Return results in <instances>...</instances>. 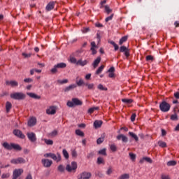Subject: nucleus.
I'll list each match as a JSON object with an SVG mask.
<instances>
[{
    "label": "nucleus",
    "mask_w": 179,
    "mask_h": 179,
    "mask_svg": "<svg viewBox=\"0 0 179 179\" xmlns=\"http://www.w3.org/2000/svg\"><path fill=\"white\" fill-rule=\"evenodd\" d=\"M10 96L13 100H17L18 101H21L26 99V94L23 92H14L10 94Z\"/></svg>",
    "instance_id": "5"
},
{
    "label": "nucleus",
    "mask_w": 179,
    "mask_h": 179,
    "mask_svg": "<svg viewBox=\"0 0 179 179\" xmlns=\"http://www.w3.org/2000/svg\"><path fill=\"white\" fill-rule=\"evenodd\" d=\"M78 169V164L75 162H71V166L70 164H67L66 167V170L71 173L73 170H76Z\"/></svg>",
    "instance_id": "9"
},
{
    "label": "nucleus",
    "mask_w": 179,
    "mask_h": 179,
    "mask_svg": "<svg viewBox=\"0 0 179 179\" xmlns=\"http://www.w3.org/2000/svg\"><path fill=\"white\" fill-rule=\"evenodd\" d=\"M96 48H99V46L96 45V42H91L90 51H92V55H96V54H97V50H96Z\"/></svg>",
    "instance_id": "13"
},
{
    "label": "nucleus",
    "mask_w": 179,
    "mask_h": 179,
    "mask_svg": "<svg viewBox=\"0 0 179 179\" xmlns=\"http://www.w3.org/2000/svg\"><path fill=\"white\" fill-rule=\"evenodd\" d=\"M170 120L171 121H178V115H177V113L171 115V117H170Z\"/></svg>",
    "instance_id": "38"
},
{
    "label": "nucleus",
    "mask_w": 179,
    "mask_h": 179,
    "mask_svg": "<svg viewBox=\"0 0 179 179\" xmlns=\"http://www.w3.org/2000/svg\"><path fill=\"white\" fill-rule=\"evenodd\" d=\"M124 132H128V127H121V128L117 131V134H119V135H124Z\"/></svg>",
    "instance_id": "28"
},
{
    "label": "nucleus",
    "mask_w": 179,
    "mask_h": 179,
    "mask_svg": "<svg viewBox=\"0 0 179 179\" xmlns=\"http://www.w3.org/2000/svg\"><path fill=\"white\" fill-rule=\"evenodd\" d=\"M2 146L6 149V150H15L16 152H21L22 146L19 144L15 143H10V144L8 142H4L2 144Z\"/></svg>",
    "instance_id": "2"
},
{
    "label": "nucleus",
    "mask_w": 179,
    "mask_h": 179,
    "mask_svg": "<svg viewBox=\"0 0 179 179\" xmlns=\"http://www.w3.org/2000/svg\"><path fill=\"white\" fill-rule=\"evenodd\" d=\"M158 145L160 146V148H167V144L164 141H159Z\"/></svg>",
    "instance_id": "43"
},
{
    "label": "nucleus",
    "mask_w": 179,
    "mask_h": 179,
    "mask_svg": "<svg viewBox=\"0 0 179 179\" xmlns=\"http://www.w3.org/2000/svg\"><path fill=\"white\" fill-rule=\"evenodd\" d=\"M117 139L118 141H120V139H122V142H124V143H127V142H128V137H127L124 135H118L117 136Z\"/></svg>",
    "instance_id": "27"
},
{
    "label": "nucleus",
    "mask_w": 179,
    "mask_h": 179,
    "mask_svg": "<svg viewBox=\"0 0 179 179\" xmlns=\"http://www.w3.org/2000/svg\"><path fill=\"white\" fill-rule=\"evenodd\" d=\"M92 178V173L84 171L81 173L78 176V179H90Z\"/></svg>",
    "instance_id": "8"
},
{
    "label": "nucleus",
    "mask_w": 179,
    "mask_h": 179,
    "mask_svg": "<svg viewBox=\"0 0 179 179\" xmlns=\"http://www.w3.org/2000/svg\"><path fill=\"white\" fill-rule=\"evenodd\" d=\"M83 104V101L79 99V98H72L71 101H67L66 106L71 108H73V107L82 106Z\"/></svg>",
    "instance_id": "3"
},
{
    "label": "nucleus",
    "mask_w": 179,
    "mask_h": 179,
    "mask_svg": "<svg viewBox=\"0 0 179 179\" xmlns=\"http://www.w3.org/2000/svg\"><path fill=\"white\" fill-rule=\"evenodd\" d=\"M145 162H147V163H150V164L153 163V160H152V159H150V157H144L142 159H141L139 161V163L140 164H143Z\"/></svg>",
    "instance_id": "18"
},
{
    "label": "nucleus",
    "mask_w": 179,
    "mask_h": 179,
    "mask_svg": "<svg viewBox=\"0 0 179 179\" xmlns=\"http://www.w3.org/2000/svg\"><path fill=\"white\" fill-rule=\"evenodd\" d=\"M128 40V35L124 36H122L120 41H119V45H122V44H124V43L127 42Z\"/></svg>",
    "instance_id": "31"
},
{
    "label": "nucleus",
    "mask_w": 179,
    "mask_h": 179,
    "mask_svg": "<svg viewBox=\"0 0 179 179\" xmlns=\"http://www.w3.org/2000/svg\"><path fill=\"white\" fill-rule=\"evenodd\" d=\"M68 82H69L68 79L57 80V83H59L60 85H65V83H68Z\"/></svg>",
    "instance_id": "47"
},
{
    "label": "nucleus",
    "mask_w": 179,
    "mask_h": 179,
    "mask_svg": "<svg viewBox=\"0 0 179 179\" xmlns=\"http://www.w3.org/2000/svg\"><path fill=\"white\" fill-rule=\"evenodd\" d=\"M37 124V118L35 117H31L28 121V127H34Z\"/></svg>",
    "instance_id": "16"
},
{
    "label": "nucleus",
    "mask_w": 179,
    "mask_h": 179,
    "mask_svg": "<svg viewBox=\"0 0 179 179\" xmlns=\"http://www.w3.org/2000/svg\"><path fill=\"white\" fill-rule=\"evenodd\" d=\"M52 160H55V162H57V163H59V162H61V154L59 152L57 153V155L55 154H52Z\"/></svg>",
    "instance_id": "21"
},
{
    "label": "nucleus",
    "mask_w": 179,
    "mask_h": 179,
    "mask_svg": "<svg viewBox=\"0 0 179 179\" xmlns=\"http://www.w3.org/2000/svg\"><path fill=\"white\" fill-rule=\"evenodd\" d=\"M145 59L147 62H149L150 61H151V62H153V61H155V57H153L152 55H149L145 57Z\"/></svg>",
    "instance_id": "39"
},
{
    "label": "nucleus",
    "mask_w": 179,
    "mask_h": 179,
    "mask_svg": "<svg viewBox=\"0 0 179 179\" xmlns=\"http://www.w3.org/2000/svg\"><path fill=\"white\" fill-rule=\"evenodd\" d=\"M107 3V0H103L100 2V9H103V8L105 6L104 4Z\"/></svg>",
    "instance_id": "60"
},
{
    "label": "nucleus",
    "mask_w": 179,
    "mask_h": 179,
    "mask_svg": "<svg viewBox=\"0 0 179 179\" xmlns=\"http://www.w3.org/2000/svg\"><path fill=\"white\" fill-rule=\"evenodd\" d=\"M104 142V136H101L96 140L97 145H101Z\"/></svg>",
    "instance_id": "49"
},
{
    "label": "nucleus",
    "mask_w": 179,
    "mask_h": 179,
    "mask_svg": "<svg viewBox=\"0 0 179 179\" xmlns=\"http://www.w3.org/2000/svg\"><path fill=\"white\" fill-rule=\"evenodd\" d=\"M110 149L113 152H117V145L115 144H111L110 145Z\"/></svg>",
    "instance_id": "52"
},
{
    "label": "nucleus",
    "mask_w": 179,
    "mask_h": 179,
    "mask_svg": "<svg viewBox=\"0 0 179 179\" xmlns=\"http://www.w3.org/2000/svg\"><path fill=\"white\" fill-rule=\"evenodd\" d=\"M108 44H111L114 47V51H120V52H123L124 57L126 58H129V56L131 55L129 48H128L125 45L119 46L114 41L109 40L108 41Z\"/></svg>",
    "instance_id": "1"
},
{
    "label": "nucleus",
    "mask_w": 179,
    "mask_h": 179,
    "mask_svg": "<svg viewBox=\"0 0 179 179\" xmlns=\"http://www.w3.org/2000/svg\"><path fill=\"white\" fill-rule=\"evenodd\" d=\"M103 69H104V65H101L95 72V75H100L101 72H103Z\"/></svg>",
    "instance_id": "35"
},
{
    "label": "nucleus",
    "mask_w": 179,
    "mask_h": 179,
    "mask_svg": "<svg viewBox=\"0 0 179 179\" xmlns=\"http://www.w3.org/2000/svg\"><path fill=\"white\" fill-rule=\"evenodd\" d=\"M85 65H87V60L83 61L82 59H80L78 60V62H77L78 66H85Z\"/></svg>",
    "instance_id": "25"
},
{
    "label": "nucleus",
    "mask_w": 179,
    "mask_h": 179,
    "mask_svg": "<svg viewBox=\"0 0 179 179\" xmlns=\"http://www.w3.org/2000/svg\"><path fill=\"white\" fill-rule=\"evenodd\" d=\"M76 135H85V133L78 129L76 130Z\"/></svg>",
    "instance_id": "57"
},
{
    "label": "nucleus",
    "mask_w": 179,
    "mask_h": 179,
    "mask_svg": "<svg viewBox=\"0 0 179 179\" xmlns=\"http://www.w3.org/2000/svg\"><path fill=\"white\" fill-rule=\"evenodd\" d=\"M9 177H10V174L9 173H3L1 176L2 179L9 178Z\"/></svg>",
    "instance_id": "61"
},
{
    "label": "nucleus",
    "mask_w": 179,
    "mask_h": 179,
    "mask_svg": "<svg viewBox=\"0 0 179 179\" xmlns=\"http://www.w3.org/2000/svg\"><path fill=\"white\" fill-rule=\"evenodd\" d=\"M99 110H100V107L99 106H94L92 108H90L87 110L88 114H93V113H94V111H99Z\"/></svg>",
    "instance_id": "26"
},
{
    "label": "nucleus",
    "mask_w": 179,
    "mask_h": 179,
    "mask_svg": "<svg viewBox=\"0 0 179 179\" xmlns=\"http://www.w3.org/2000/svg\"><path fill=\"white\" fill-rule=\"evenodd\" d=\"M97 89H99V90H102L103 92H107V90H108V88L104 87L103 85V84H99L98 86H97Z\"/></svg>",
    "instance_id": "36"
},
{
    "label": "nucleus",
    "mask_w": 179,
    "mask_h": 179,
    "mask_svg": "<svg viewBox=\"0 0 179 179\" xmlns=\"http://www.w3.org/2000/svg\"><path fill=\"white\" fill-rule=\"evenodd\" d=\"M98 155H102V156H107V149L103 148L98 152Z\"/></svg>",
    "instance_id": "37"
},
{
    "label": "nucleus",
    "mask_w": 179,
    "mask_h": 179,
    "mask_svg": "<svg viewBox=\"0 0 179 179\" xmlns=\"http://www.w3.org/2000/svg\"><path fill=\"white\" fill-rule=\"evenodd\" d=\"M107 72L109 73L108 74V78H110L111 79L115 78V73H114V72H115V66H111L107 71Z\"/></svg>",
    "instance_id": "14"
},
{
    "label": "nucleus",
    "mask_w": 179,
    "mask_h": 179,
    "mask_svg": "<svg viewBox=\"0 0 179 179\" xmlns=\"http://www.w3.org/2000/svg\"><path fill=\"white\" fill-rule=\"evenodd\" d=\"M122 103H124V104H132L134 103V99H122Z\"/></svg>",
    "instance_id": "32"
},
{
    "label": "nucleus",
    "mask_w": 179,
    "mask_h": 179,
    "mask_svg": "<svg viewBox=\"0 0 179 179\" xmlns=\"http://www.w3.org/2000/svg\"><path fill=\"white\" fill-rule=\"evenodd\" d=\"M23 174V169H15L13 172V178L12 179H17Z\"/></svg>",
    "instance_id": "7"
},
{
    "label": "nucleus",
    "mask_w": 179,
    "mask_h": 179,
    "mask_svg": "<svg viewBox=\"0 0 179 179\" xmlns=\"http://www.w3.org/2000/svg\"><path fill=\"white\" fill-rule=\"evenodd\" d=\"M95 27H99V28L104 27V25H103V24L99 22H97L95 23Z\"/></svg>",
    "instance_id": "63"
},
{
    "label": "nucleus",
    "mask_w": 179,
    "mask_h": 179,
    "mask_svg": "<svg viewBox=\"0 0 179 179\" xmlns=\"http://www.w3.org/2000/svg\"><path fill=\"white\" fill-rule=\"evenodd\" d=\"M96 177H99V178H103L104 177V174L103 173L100 172L99 171H96L95 172Z\"/></svg>",
    "instance_id": "46"
},
{
    "label": "nucleus",
    "mask_w": 179,
    "mask_h": 179,
    "mask_svg": "<svg viewBox=\"0 0 179 179\" xmlns=\"http://www.w3.org/2000/svg\"><path fill=\"white\" fill-rule=\"evenodd\" d=\"M22 57H24V58H30V57H31V55H33V54L22 52Z\"/></svg>",
    "instance_id": "55"
},
{
    "label": "nucleus",
    "mask_w": 179,
    "mask_h": 179,
    "mask_svg": "<svg viewBox=\"0 0 179 179\" xmlns=\"http://www.w3.org/2000/svg\"><path fill=\"white\" fill-rule=\"evenodd\" d=\"M82 52H83V49L81 48L74 53V57H79V54H82Z\"/></svg>",
    "instance_id": "56"
},
{
    "label": "nucleus",
    "mask_w": 179,
    "mask_h": 179,
    "mask_svg": "<svg viewBox=\"0 0 179 179\" xmlns=\"http://www.w3.org/2000/svg\"><path fill=\"white\" fill-rule=\"evenodd\" d=\"M101 62V57L99 56L92 63L93 68L96 69L97 66H99V64Z\"/></svg>",
    "instance_id": "23"
},
{
    "label": "nucleus",
    "mask_w": 179,
    "mask_h": 179,
    "mask_svg": "<svg viewBox=\"0 0 179 179\" xmlns=\"http://www.w3.org/2000/svg\"><path fill=\"white\" fill-rule=\"evenodd\" d=\"M28 139H29L31 142H36L37 138L36 137V135H28Z\"/></svg>",
    "instance_id": "40"
},
{
    "label": "nucleus",
    "mask_w": 179,
    "mask_h": 179,
    "mask_svg": "<svg viewBox=\"0 0 179 179\" xmlns=\"http://www.w3.org/2000/svg\"><path fill=\"white\" fill-rule=\"evenodd\" d=\"M104 8H105V13H107V15H110V13L113 12V9L110 8V6L108 5H106Z\"/></svg>",
    "instance_id": "33"
},
{
    "label": "nucleus",
    "mask_w": 179,
    "mask_h": 179,
    "mask_svg": "<svg viewBox=\"0 0 179 179\" xmlns=\"http://www.w3.org/2000/svg\"><path fill=\"white\" fill-rule=\"evenodd\" d=\"M27 94L31 97V99H35V100H40V99H41V96L37 95L34 92H27Z\"/></svg>",
    "instance_id": "20"
},
{
    "label": "nucleus",
    "mask_w": 179,
    "mask_h": 179,
    "mask_svg": "<svg viewBox=\"0 0 179 179\" xmlns=\"http://www.w3.org/2000/svg\"><path fill=\"white\" fill-rule=\"evenodd\" d=\"M166 164L169 167H170L171 166H176L177 164V162H176L174 160L169 161Z\"/></svg>",
    "instance_id": "45"
},
{
    "label": "nucleus",
    "mask_w": 179,
    "mask_h": 179,
    "mask_svg": "<svg viewBox=\"0 0 179 179\" xmlns=\"http://www.w3.org/2000/svg\"><path fill=\"white\" fill-rule=\"evenodd\" d=\"M57 113V106H52L49 108V109L46 110V114L48 115H54Z\"/></svg>",
    "instance_id": "11"
},
{
    "label": "nucleus",
    "mask_w": 179,
    "mask_h": 179,
    "mask_svg": "<svg viewBox=\"0 0 179 179\" xmlns=\"http://www.w3.org/2000/svg\"><path fill=\"white\" fill-rule=\"evenodd\" d=\"M13 164H24L26 163V159L23 157H18L17 159H13L10 161Z\"/></svg>",
    "instance_id": "10"
},
{
    "label": "nucleus",
    "mask_w": 179,
    "mask_h": 179,
    "mask_svg": "<svg viewBox=\"0 0 179 179\" xmlns=\"http://www.w3.org/2000/svg\"><path fill=\"white\" fill-rule=\"evenodd\" d=\"M41 163L44 167H47V168L51 167V166L52 165V161L48 159H43L41 160Z\"/></svg>",
    "instance_id": "12"
},
{
    "label": "nucleus",
    "mask_w": 179,
    "mask_h": 179,
    "mask_svg": "<svg viewBox=\"0 0 179 179\" xmlns=\"http://www.w3.org/2000/svg\"><path fill=\"white\" fill-rule=\"evenodd\" d=\"M55 6V1H50L48 5L45 7V10L47 12H50V10H52Z\"/></svg>",
    "instance_id": "17"
},
{
    "label": "nucleus",
    "mask_w": 179,
    "mask_h": 179,
    "mask_svg": "<svg viewBox=\"0 0 179 179\" xmlns=\"http://www.w3.org/2000/svg\"><path fill=\"white\" fill-rule=\"evenodd\" d=\"M66 68V63L60 62L55 64L53 68L50 70L52 75H55L58 73V69H65Z\"/></svg>",
    "instance_id": "4"
},
{
    "label": "nucleus",
    "mask_w": 179,
    "mask_h": 179,
    "mask_svg": "<svg viewBox=\"0 0 179 179\" xmlns=\"http://www.w3.org/2000/svg\"><path fill=\"white\" fill-rule=\"evenodd\" d=\"M94 157V151H92L87 154V159H93Z\"/></svg>",
    "instance_id": "53"
},
{
    "label": "nucleus",
    "mask_w": 179,
    "mask_h": 179,
    "mask_svg": "<svg viewBox=\"0 0 179 179\" xmlns=\"http://www.w3.org/2000/svg\"><path fill=\"white\" fill-rule=\"evenodd\" d=\"M24 83H31V82H33V78H24Z\"/></svg>",
    "instance_id": "59"
},
{
    "label": "nucleus",
    "mask_w": 179,
    "mask_h": 179,
    "mask_svg": "<svg viewBox=\"0 0 179 179\" xmlns=\"http://www.w3.org/2000/svg\"><path fill=\"white\" fill-rule=\"evenodd\" d=\"M10 110H12V103L7 101L6 103V113H10Z\"/></svg>",
    "instance_id": "30"
},
{
    "label": "nucleus",
    "mask_w": 179,
    "mask_h": 179,
    "mask_svg": "<svg viewBox=\"0 0 179 179\" xmlns=\"http://www.w3.org/2000/svg\"><path fill=\"white\" fill-rule=\"evenodd\" d=\"M113 17H114V13L111 14L110 16L107 17L105 19V22L107 23L110 22V20H113Z\"/></svg>",
    "instance_id": "54"
},
{
    "label": "nucleus",
    "mask_w": 179,
    "mask_h": 179,
    "mask_svg": "<svg viewBox=\"0 0 179 179\" xmlns=\"http://www.w3.org/2000/svg\"><path fill=\"white\" fill-rule=\"evenodd\" d=\"M129 156L131 160H132V162H135V159H136V155H135L132 152H130L129 154Z\"/></svg>",
    "instance_id": "51"
},
{
    "label": "nucleus",
    "mask_w": 179,
    "mask_h": 179,
    "mask_svg": "<svg viewBox=\"0 0 179 179\" xmlns=\"http://www.w3.org/2000/svg\"><path fill=\"white\" fill-rule=\"evenodd\" d=\"M171 108V105L164 100L159 103V110L162 113H169Z\"/></svg>",
    "instance_id": "6"
},
{
    "label": "nucleus",
    "mask_w": 179,
    "mask_h": 179,
    "mask_svg": "<svg viewBox=\"0 0 179 179\" xmlns=\"http://www.w3.org/2000/svg\"><path fill=\"white\" fill-rule=\"evenodd\" d=\"M94 128L95 129H99V128H101V126L103 125V120H95L94 122Z\"/></svg>",
    "instance_id": "19"
},
{
    "label": "nucleus",
    "mask_w": 179,
    "mask_h": 179,
    "mask_svg": "<svg viewBox=\"0 0 179 179\" xmlns=\"http://www.w3.org/2000/svg\"><path fill=\"white\" fill-rule=\"evenodd\" d=\"M85 86L87 87V90H95L96 89L94 83H85Z\"/></svg>",
    "instance_id": "24"
},
{
    "label": "nucleus",
    "mask_w": 179,
    "mask_h": 179,
    "mask_svg": "<svg viewBox=\"0 0 179 179\" xmlns=\"http://www.w3.org/2000/svg\"><path fill=\"white\" fill-rule=\"evenodd\" d=\"M58 170L60 171V173H64V171H65V168H64V166L59 165L58 166Z\"/></svg>",
    "instance_id": "62"
},
{
    "label": "nucleus",
    "mask_w": 179,
    "mask_h": 179,
    "mask_svg": "<svg viewBox=\"0 0 179 179\" xmlns=\"http://www.w3.org/2000/svg\"><path fill=\"white\" fill-rule=\"evenodd\" d=\"M76 87H77L76 84H71V85L66 87L64 89V92H65L66 93L68 92H70V90H73V89H76Z\"/></svg>",
    "instance_id": "22"
},
{
    "label": "nucleus",
    "mask_w": 179,
    "mask_h": 179,
    "mask_svg": "<svg viewBox=\"0 0 179 179\" xmlns=\"http://www.w3.org/2000/svg\"><path fill=\"white\" fill-rule=\"evenodd\" d=\"M97 164H104V159L101 157H99L96 161Z\"/></svg>",
    "instance_id": "50"
},
{
    "label": "nucleus",
    "mask_w": 179,
    "mask_h": 179,
    "mask_svg": "<svg viewBox=\"0 0 179 179\" xmlns=\"http://www.w3.org/2000/svg\"><path fill=\"white\" fill-rule=\"evenodd\" d=\"M70 62L71 64H76V65H78V60L76 57H70Z\"/></svg>",
    "instance_id": "48"
},
{
    "label": "nucleus",
    "mask_w": 179,
    "mask_h": 179,
    "mask_svg": "<svg viewBox=\"0 0 179 179\" xmlns=\"http://www.w3.org/2000/svg\"><path fill=\"white\" fill-rule=\"evenodd\" d=\"M13 135H23V133L20 129H15L13 131Z\"/></svg>",
    "instance_id": "42"
},
{
    "label": "nucleus",
    "mask_w": 179,
    "mask_h": 179,
    "mask_svg": "<svg viewBox=\"0 0 179 179\" xmlns=\"http://www.w3.org/2000/svg\"><path fill=\"white\" fill-rule=\"evenodd\" d=\"M130 120L131 121V122H134L135 121V120H136V113H132Z\"/></svg>",
    "instance_id": "58"
},
{
    "label": "nucleus",
    "mask_w": 179,
    "mask_h": 179,
    "mask_svg": "<svg viewBox=\"0 0 179 179\" xmlns=\"http://www.w3.org/2000/svg\"><path fill=\"white\" fill-rule=\"evenodd\" d=\"M76 86L78 87H80L82 86H85V85H86V83H85V81L83 80V79L80 78L79 80H76Z\"/></svg>",
    "instance_id": "29"
},
{
    "label": "nucleus",
    "mask_w": 179,
    "mask_h": 179,
    "mask_svg": "<svg viewBox=\"0 0 179 179\" xmlns=\"http://www.w3.org/2000/svg\"><path fill=\"white\" fill-rule=\"evenodd\" d=\"M43 141H44L45 143H46V145H54V141L52 140L45 138V139H43Z\"/></svg>",
    "instance_id": "41"
},
{
    "label": "nucleus",
    "mask_w": 179,
    "mask_h": 179,
    "mask_svg": "<svg viewBox=\"0 0 179 179\" xmlns=\"http://www.w3.org/2000/svg\"><path fill=\"white\" fill-rule=\"evenodd\" d=\"M118 179H129V174L128 173H124L122 176H120Z\"/></svg>",
    "instance_id": "44"
},
{
    "label": "nucleus",
    "mask_w": 179,
    "mask_h": 179,
    "mask_svg": "<svg viewBox=\"0 0 179 179\" xmlns=\"http://www.w3.org/2000/svg\"><path fill=\"white\" fill-rule=\"evenodd\" d=\"M179 91V89H178ZM176 92L173 94V96L175 97V99H176V100H179V92Z\"/></svg>",
    "instance_id": "64"
},
{
    "label": "nucleus",
    "mask_w": 179,
    "mask_h": 179,
    "mask_svg": "<svg viewBox=\"0 0 179 179\" xmlns=\"http://www.w3.org/2000/svg\"><path fill=\"white\" fill-rule=\"evenodd\" d=\"M6 85L7 86L10 85L11 87H17V86H19V83L16 80H6Z\"/></svg>",
    "instance_id": "15"
},
{
    "label": "nucleus",
    "mask_w": 179,
    "mask_h": 179,
    "mask_svg": "<svg viewBox=\"0 0 179 179\" xmlns=\"http://www.w3.org/2000/svg\"><path fill=\"white\" fill-rule=\"evenodd\" d=\"M62 154L66 160H68V159H69V153H68V151L66 149H63Z\"/></svg>",
    "instance_id": "34"
}]
</instances>
